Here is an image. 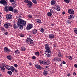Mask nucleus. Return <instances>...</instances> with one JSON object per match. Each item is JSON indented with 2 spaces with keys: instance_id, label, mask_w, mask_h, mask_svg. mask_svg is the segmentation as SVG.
<instances>
[{
  "instance_id": "nucleus-1",
  "label": "nucleus",
  "mask_w": 77,
  "mask_h": 77,
  "mask_svg": "<svg viewBox=\"0 0 77 77\" xmlns=\"http://www.w3.org/2000/svg\"><path fill=\"white\" fill-rule=\"evenodd\" d=\"M45 48L46 49V55L47 57H50L51 56V51H50V46L48 44H46L45 46Z\"/></svg>"
},
{
  "instance_id": "nucleus-2",
  "label": "nucleus",
  "mask_w": 77,
  "mask_h": 77,
  "mask_svg": "<svg viewBox=\"0 0 77 77\" xmlns=\"http://www.w3.org/2000/svg\"><path fill=\"white\" fill-rule=\"evenodd\" d=\"M18 23L22 26H25L26 24V21L21 19L18 20Z\"/></svg>"
},
{
  "instance_id": "nucleus-3",
  "label": "nucleus",
  "mask_w": 77,
  "mask_h": 77,
  "mask_svg": "<svg viewBox=\"0 0 77 77\" xmlns=\"http://www.w3.org/2000/svg\"><path fill=\"white\" fill-rule=\"evenodd\" d=\"M26 42L29 44V45H32L33 44V41L30 38H27Z\"/></svg>"
},
{
  "instance_id": "nucleus-4",
  "label": "nucleus",
  "mask_w": 77,
  "mask_h": 77,
  "mask_svg": "<svg viewBox=\"0 0 77 77\" xmlns=\"http://www.w3.org/2000/svg\"><path fill=\"white\" fill-rule=\"evenodd\" d=\"M4 52L8 54H10V52L11 51V49H9V48L8 47H5L4 48Z\"/></svg>"
},
{
  "instance_id": "nucleus-5",
  "label": "nucleus",
  "mask_w": 77,
  "mask_h": 77,
  "mask_svg": "<svg viewBox=\"0 0 77 77\" xmlns=\"http://www.w3.org/2000/svg\"><path fill=\"white\" fill-rule=\"evenodd\" d=\"M12 18V16L10 14H8L6 16V20H11Z\"/></svg>"
},
{
  "instance_id": "nucleus-6",
  "label": "nucleus",
  "mask_w": 77,
  "mask_h": 77,
  "mask_svg": "<svg viewBox=\"0 0 77 77\" xmlns=\"http://www.w3.org/2000/svg\"><path fill=\"white\" fill-rule=\"evenodd\" d=\"M33 27V24H30L27 25L26 29V30H30Z\"/></svg>"
},
{
  "instance_id": "nucleus-7",
  "label": "nucleus",
  "mask_w": 77,
  "mask_h": 77,
  "mask_svg": "<svg viewBox=\"0 0 77 77\" xmlns=\"http://www.w3.org/2000/svg\"><path fill=\"white\" fill-rule=\"evenodd\" d=\"M0 3L1 4H2L4 6H6L7 5V2L5 0H1L0 1Z\"/></svg>"
},
{
  "instance_id": "nucleus-8",
  "label": "nucleus",
  "mask_w": 77,
  "mask_h": 77,
  "mask_svg": "<svg viewBox=\"0 0 77 77\" xmlns=\"http://www.w3.org/2000/svg\"><path fill=\"white\" fill-rule=\"evenodd\" d=\"M10 66L5 65L4 63H2L1 64L0 68H9Z\"/></svg>"
},
{
  "instance_id": "nucleus-9",
  "label": "nucleus",
  "mask_w": 77,
  "mask_h": 77,
  "mask_svg": "<svg viewBox=\"0 0 77 77\" xmlns=\"http://www.w3.org/2000/svg\"><path fill=\"white\" fill-rule=\"evenodd\" d=\"M68 12L69 14H74V11L72 9H69Z\"/></svg>"
},
{
  "instance_id": "nucleus-10",
  "label": "nucleus",
  "mask_w": 77,
  "mask_h": 77,
  "mask_svg": "<svg viewBox=\"0 0 77 77\" xmlns=\"http://www.w3.org/2000/svg\"><path fill=\"white\" fill-rule=\"evenodd\" d=\"M48 37L49 39H54V35L52 34H49Z\"/></svg>"
},
{
  "instance_id": "nucleus-11",
  "label": "nucleus",
  "mask_w": 77,
  "mask_h": 77,
  "mask_svg": "<svg viewBox=\"0 0 77 77\" xmlns=\"http://www.w3.org/2000/svg\"><path fill=\"white\" fill-rule=\"evenodd\" d=\"M33 4V3L32 2L29 1L28 2V4L27 5L28 7V8H29V7H30V8H32V5Z\"/></svg>"
},
{
  "instance_id": "nucleus-12",
  "label": "nucleus",
  "mask_w": 77,
  "mask_h": 77,
  "mask_svg": "<svg viewBox=\"0 0 77 77\" xmlns=\"http://www.w3.org/2000/svg\"><path fill=\"white\" fill-rule=\"evenodd\" d=\"M6 68L9 71H11L13 72H14L15 71V68Z\"/></svg>"
},
{
  "instance_id": "nucleus-13",
  "label": "nucleus",
  "mask_w": 77,
  "mask_h": 77,
  "mask_svg": "<svg viewBox=\"0 0 77 77\" xmlns=\"http://www.w3.org/2000/svg\"><path fill=\"white\" fill-rule=\"evenodd\" d=\"M54 60L55 62H59V61H61V58H58L57 57H56L54 58Z\"/></svg>"
},
{
  "instance_id": "nucleus-14",
  "label": "nucleus",
  "mask_w": 77,
  "mask_h": 77,
  "mask_svg": "<svg viewBox=\"0 0 77 77\" xmlns=\"http://www.w3.org/2000/svg\"><path fill=\"white\" fill-rule=\"evenodd\" d=\"M17 25L20 29H23V26L20 24L18 23Z\"/></svg>"
},
{
  "instance_id": "nucleus-15",
  "label": "nucleus",
  "mask_w": 77,
  "mask_h": 77,
  "mask_svg": "<svg viewBox=\"0 0 77 77\" xmlns=\"http://www.w3.org/2000/svg\"><path fill=\"white\" fill-rule=\"evenodd\" d=\"M48 71L47 70H44L43 72V75H45V76L48 75Z\"/></svg>"
},
{
  "instance_id": "nucleus-16",
  "label": "nucleus",
  "mask_w": 77,
  "mask_h": 77,
  "mask_svg": "<svg viewBox=\"0 0 77 77\" xmlns=\"http://www.w3.org/2000/svg\"><path fill=\"white\" fill-rule=\"evenodd\" d=\"M50 62H49V61H46L45 62L44 61H43V65H48L49 64H50Z\"/></svg>"
},
{
  "instance_id": "nucleus-17",
  "label": "nucleus",
  "mask_w": 77,
  "mask_h": 77,
  "mask_svg": "<svg viewBox=\"0 0 77 77\" xmlns=\"http://www.w3.org/2000/svg\"><path fill=\"white\" fill-rule=\"evenodd\" d=\"M4 9L5 12H8L9 11V7L8 6H5L4 8Z\"/></svg>"
},
{
  "instance_id": "nucleus-18",
  "label": "nucleus",
  "mask_w": 77,
  "mask_h": 77,
  "mask_svg": "<svg viewBox=\"0 0 77 77\" xmlns=\"http://www.w3.org/2000/svg\"><path fill=\"white\" fill-rule=\"evenodd\" d=\"M13 28L14 29H18V26L16 24H14L13 26Z\"/></svg>"
},
{
  "instance_id": "nucleus-19",
  "label": "nucleus",
  "mask_w": 77,
  "mask_h": 77,
  "mask_svg": "<svg viewBox=\"0 0 77 77\" xmlns=\"http://www.w3.org/2000/svg\"><path fill=\"white\" fill-rule=\"evenodd\" d=\"M51 5H54L55 3H56L55 0H52L51 2Z\"/></svg>"
},
{
  "instance_id": "nucleus-20",
  "label": "nucleus",
  "mask_w": 77,
  "mask_h": 77,
  "mask_svg": "<svg viewBox=\"0 0 77 77\" xmlns=\"http://www.w3.org/2000/svg\"><path fill=\"white\" fill-rule=\"evenodd\" d=\"M31 33H33L34 34H36L37 33V30L36 29H34L32 31H31Z\"/></svg>"
},
{
  "instance_id": "nucleus-21",
  "label": "nucleus",
  "mask_w": 77,
  "mask_h": 77,
  "mask_svg": "<svg viewBox=\"0 0 77 77\" xmlns=\"http://www.w3.org/2000/svg\"><path fill=\"white\" fill-rule=\"evenodd\" d=\"M7 58L8 60H12V56L11 55H8Z\"/></svg>"
},
{
  "instance_id": "nucleus-22",
  "label": "nucleus",
  "mask_w": 77,
  "mask_h": 77,
  "mask_svg": "<svg viewBox=\"0 0 77 77\" xmlns=\"http://www.w3.org/2000/svg\"><path fill=\"white\" fill-rule=\"evenodd\" d=\"M47 15H48V17H51L52 16V14L50 12H48L47 13Z\"/></svg>"
},
{
  "instance_id": "nucleus-23",
  "label": "nucleus",
  "mask_w": 77,
  "mask_h": 77,
  "mask_svg": "<svg viewBox=\"0 0 77 77\" xmlns=\"http://www.w3.org/2000/svg\"><path fill=\"white\" fill-rule=\"evenodd\" d=\"M9 10L10 11H14V8L10 6L9 8Z\"/></svg>"
},
{
  "instance_id": "nucleus-24",
  "label": "nucleus",
  "mask_w": 77,
  "mask_h": 77,
  "mask_svg": "<svg viewBox=\"0 0 77 77\" xmlns=\"http://www.w3.org/2000/svg\"><path fill=\"white\" fill-rule=\"evenodd\" d=\"M74 18V16H73V15H71L69 17L68 19H70V20H72V18Z\"/></svg>"
},
{
  "instance_id": "nucleus-25",
  "label": "nucleus",
  "mask_w": 77,
  "mask_h": 77,
  "mask_svg": "<svg viewBox=\"0 0 77 77\" xmlns=\"http://www.w3.org/2000/svg\"><path fill=\"white\" fill-rule=\"evenodd\" d=\"M26 50V48L24 47H22L21 48V51H25Z\"/></svg>"
},
{
  "instance_id": "nucleus-26",
  "label": "nucleus",
  "mask_w": 77,
  "mask_h": 77,
  "mask_svg": "<svg viewBox=\"0 0 77 77\" xmlns=\"http://www.w3.org/2000/svg\"><path fill=\"white\" fill-rule=\"evenodd\" d=\"M56 8L57 10V11H60V7L58 6H57Z\"/></svg>"
},
{
  "instance_id": "nucleus-27",
  "label": "nucleus",
  "mask_w": 77,
  "mask_h": 77,
  "mask_svg": "<svg viewBox=\"0 0 77 77\" xmlns=\"http://www.w3.org/2000/svg\"><path fill=\"white\" fill-rule=\"evenodd\" d=\"M7 73L9 75H12V72L11 71H8L7 72Z\"/></svg>"
},
{
  "instance_id": "nucleus-28",
  "label": "nucleus",
  "mask_w": 77,
  "mask_h": 77,
  "mask_svg": "<svg viewBox=\"0 0 77 77\" xmlns=\"http://www.w3.org/2000/svg\"><path fill=\"white\" fill-rule=\"evenodd\" d=\"M58 56L59 57H62V56H63L62 54L61 53H59L58 54Z\"/></svg>"
},
{
  "instance_id": "nucleus-29",
  "label": "nucleus",
  "mask_w": 77,
  "mask_h": 77,
  "mask_svg": "<svg viewBox=\"0 0 77 77\" xmlns=\"http://www.w3.org/2000/svg\"><path fill=\"white\" fill-rule=\"evenodd\" d=\"M37 22L39 24H41L42 22H41V20L39 19H37Z\"/></svg>"
},
{
  "instance_id": "nucleus-30",
  "label": "nucleus",
  "mask_w": 77,
  "mask_h": 77,
  "mask_svg": "<svg viewBox=\"0 0 77 77\" xmlns=\"http://www.w3.org/2000/svg\"><path fill=\"white\" fill-rule=\"evenodd\" d=\"M4 26L6 29H8V28H9V26H8V24H5Z\"/></svg>"
},
{
  "instance_id": "nucleus-31",
  "label": "nucleus",
  "mask_w": 77,
  "mask_h": 77,
  "mask_svg": "<svg viewBox=\"0 0 77 77\" xmlns=\"http://www.w3.org/2000/svg\"><path fill=\"white\" fill-rule=\"evenodd\" d=\"M32 2L33 3H34V4H37V1H36V0H32Z\"/></svg>"
},
{
  "instance_id": "nucleus-32",
  "label": "nucleus",
  "mask_w": 77,
  "mask_h": 77,
  "mask_svg": "<svg viewBox=\"0 0 77 77\" xmlns=\"http://www.w3.org/2000/svg\"><path fill=\"white\" fill-rule=\"evenodd\" d=\"M14 13L17 14V13H18V10H17V9H14Z\"/></svg>"
},
{
  "instance_id": "nucleus-33",
  "label": "nucleus",
  "mask_w": 77,
  "mask_h": 77,
  "mask_svg": "<svg viewBox=\"0 0 77 77\" xmlns=\"http://www.w3.org/2000/svg\"><path fill=\"white\" fill-rule=\"evenodd\" d=\"M50 12L52 14H54V12L52 9H50Z\"/></svg>"
},
{
  "instance_id": "nucleus-34",
  "label": "nucleus",
  "mask_w": 77,
  "mask_h": 77,
  "mask_svg": "<svg viewBox=\"0 0 77 77\" xmlns=\"http://www.w3.org/2000/svg\"><path fill=\"white\" fill-rule=\"evenodd\" d=\"M74 32L77 35V28H74Z\"/></svg>"
},
{
  "instance_id": "nucleus-35",
  "label": "nucleus",
  "mask_w": 77,
  "mask_h": 77,
  "mask_svg": "<svg viewBox=\"0 0 77 77\" xmlns=\"http://www.w3.org/2000/svg\"><path fill=\"white\" fill-rule=\"evenodd\" d=\"M35 66L36 68H41V66L40 65L37 64L36 65H35Z\"/></svg>"
},
{
  "instance_id": "nucleus-36",
  "label": "nucleus",
  "mask_w": 77,
  "mask_h": 77,
  "mask_svg": "<svg viewBox=\"0 0 77 77\" xmlns=\"http://www.w3.org/2000/svg\"><path fill=\"white\" fill-rule=\"evenodd\" d=\"M64 2L66 3H69V2H70V0H64Z\"/></svg>"
},
{
  "instance_id": "nucleus-37",
  "label": "nucleus",
  "mask_w": 77,
  "mask_h": 77,
  "mask_svg": "<svg viewBox=\"0 0 77 77\" xmlns=\"http://www.w3.org/2000/svg\"><path fill=\"white\" fill-rule=\"evenodd\" d=\"M15 53L16 54H19V53H20V51H19L18 50H16L15 51Z\"/></svg>"
},
{
  "instance_id": "nucleus-38",
  "label": "nucleus",
  "mask_w": 77,
  "mask_h": 77,
  "mask_svg": "<svg viewBox=\"0 0 77 77\" xmlns=\"http://www.w3.org/2000/svg\"><path fill=\"white\" fill-rule=\"evenodd\" d=\"M1 69L2 71H5V69L4 68H1Z\"/></svg>"
},
{
  "instance_id": "nucleus-39",
  "label": "nucleus",
  "mask_w": 77,
  "mask_h": 77,
  "mask_svg": "<svg viewBox=\"0 0 77 77\" xmlns=\"http://www.w3.org/2000/svg\"><path fill=\"white\" fill-rule=\"evenodd\" d=\"M35 54L36 56H39V53L38 52H36L35 53Z\"/></svg>"
},
{
  "instance_id": "nucleus-40",
  "label": "nucleus",
  "mask_w": 77,
  "mask_h": 77,
  "mask_svg": "<svg viewBox=\"0 0 77 77\" xmlns=\"http://www.w3.org/2000/svg\"><path fill=\"white\" fill-rule=\"evenodd\" d=\"M20 37H24V34H21L20 35Z\"/></svg>"
},
{
  "instance_id": "nucleus-41",
  "label": "nucleus",
  "mask_w": 77,
  "mask_h": 77,
  "mask_svg": "<svg viewBox=\"0 0 77 77\" xmlns=\"http://www.w3.org/2000/svg\"><path fill=\"white\" fill-rule=\"evenodd\" d=\"M39 63H42V64H43L44 61H42L41 60H39Z\"/></svg>"
},
{
  "instance_id": "nucleus-42",
  "label": "nucleus",
  "mask_w": 77,
  "mask_h": 77,
  "mask_svg": "<svg viewBox=\"0 0 77 77\" xmlns=\"http://www.w3.org/2000/svg\"><path fill=\"white\" fill-rule=\"evenodd\" d=\"M44 29H43V28H42L40 30L41 31V32H42V33H44Z\"/></svg>"
},
{
  "instance_id": "nucleus-43",
  "label": "nucleus",
  "mask_w": 77,
  "mask_h": 77,
  "mask_svg": "<svg viewBox=\"0 0 77 77\" xmlns=\"http://www.w3.org/2000/svg\"><path fill=\"white\" fill-rule=\"evenodd\" d=\"M68 58L70 60H72V58L71 56H69Z\"/></svg>"
},
{
  "instance_id": "nucleus-44",
  "label": "nucleus",
  "mask_w": 77,
  "mask_h": 77,
  "mask_svg": "<svg viewBox=\"0 0 77 77\" xmlns=\"http://www.w3.org/2000/svg\"><path fill=\"white\" fill-rule=\"evenodd\" d=\"M24 2L25 3H28V2H29V1L28 0H24Z\"/></svg>"
},
{
  "instance_id": "nucleus-45",
  "label": "nucleus",
  "mask_w": 77,
  "mask_h": 77,
  "mask_svg": "<svg viewBox=\"0 0 77 77\" xmlns=\"http://www.w3.org/2000/svg\"><path fill=\"white\" fill-rule=\"evenodd\" d=\"M10 1L11 3H12L13 2H15V0H10Z\"/></svg>"
},
{
  "instance_id": "nucleus-46",
  "label": "nucleus",
  "mask_w": 77,
  "mask_h": 77,
  "mask_svg": "<svg viewBox=\"0 0 77 77\" xmlns=\"http://www.w3.org/2000/svg\"><path fill=\"white\" fill-rule=\"evenodd\" d=\"M14 67H17L18 66V65H17V64H14Z\"/></svg>"
},
{
  "instance_id": "nucleus-47",
  "label": "nucleus",
  "mask_w": 77,
  "mask_h": 77,
  "mask_svg": "<svg viewBox=\"0 0 77 77\" xmlns=\"http://www.w3.org/2000/svg\"><path fill=\"white\" fill-rule=\"evenodd\" d=\"M28 17L30 18H32V16L31 15H28Z\"/></svg>"
},
{
  "instance_id": "nucleus-48",
  "label": "nucleus",
  "mask_w": 77,
  "mask_h": 77,
  "mask_svg": "<svg viewBox=\"0 0 77 77\" xmlns=\"http://www.w3.org/2000/svg\"><path fill=\"white\" fill-rule=\"evenodd\" d=\"M32 59H36V57L35 56H33L32 57Z\"/></svg>"
},
{
  "instance_id": "nucleus-49",
  "label": "nucleus",
  "mask_w": 77,
  "mask_h": 77,
  "mask_svg": "<svg viewBox=\"0 0 77 77\" xmlns=\"http://www.w3.org/2000/svg\"><path fill=\"white\" fill-rule=\"evenodd\" d=\"M4 34L5 35H7L8 34V32H5Z\"/></svg>"
},
{
  "instance_id": "nucleus-50",
  "label": "nucleus",
  "mask_w": 77,
  "mask_h": 77,
  "mask_svg": "<svg viewBox=\"0 0 77 77\" xmlns=\"http://www.w3.org/2000/svg\"><path fill=\"white\" fill-rule=\"evenodd\" d=\"M37 68L39 69V70H41V69H42V68Z\"/></svg>"
},
{
  "instance_id": "nucleus-51",
  "label": "nucleus",
  "mask_w": 77,
  "mask_h": 77,
  "mask_svg": "<svg viewBox=\"0 0 77 77\" xmlns=\"http://www.w3.org/2000/svg\"><path fill=\"white\" fill-rule=\"evenodd\" d=\"M29 65H30L31 66H32V63H29Z\"/></svg>"
},
{
  "instance_id": "nucleus-52",
  "label": "nucleus",
  "mask_w": 77,
  "mask_h": 77,
  "mask_svg": "<svg viewBox=\"0 0 77 77\" xmlns=\"http://www.w3.org/2000/svg\"><path fill=\"white\" fill-rule=\"evenodd\" d=\"M67 76H68V77H69V76H70V73H67Z\"/></svg>"
},
{
  "instance_id": "nucleus-53",
  "label": "nucleus",
  "mask_w": 77,
  "mask_h": 77,
  "mask_svg": "<svg viewBox=\"0 0 77 77\" xmlns=\"http://www.w3.org/2000/svg\"><path fill=\"white\" fill-rule=\"evenodd\" d=\"M66 22H67V23L68 24H70V22H69V21L68 20H67Z\"/></svg>"
},
{
  "instance_id": "nucleus-54",
  "label": "nucleus",
  "mask_w": 77,
  "mask_h": 77,
  "mask_svg": "<svg viewBox=\"0 0 77 77\" xmlns=\"http://www.w3.org/2000/svg\"><path fill=\"white\" fill-rule=\"evenodd\" d=\"M62 63H63V64H65V63H66V62H65L64 61H63L62 62Z\"/></svg>"
},
{
  "instance_id": "nucleus-55",
  "label": "nucleus",
  "mask_w": 77,
  "mask_h": 77,
  "mask_svg": "<svg viewBox=\"0 0 77 77\" xmlns=\"http://www.w3.org/2000/svg\"><path fill=\"white\" fill-rule=\"evenodd\" d=\"M74 66L75 67V68H77V65L76 64H75Z\"/></svg>"
},
{
  "instance_id": "nucleus-56",
  "label": "nucleus",
  "mask_w": 77,
  "mask_h": 77,
  "mask_svg": "<svg viewBox=\"0 0 77 77\" xmlns=\"http://www.w3.org/2000/svg\"><path fill=\"white\" fill-rule=\"evenodd\" d=\"M14 71H15V72H18V71L17 70H16L15 69H14Z\"/></svg>"
},
{
  "instance_id": "nucleus-57",
  "label": "nucleus",
  "mask_w": 77,
  "mask_h": 77,
  "mask_svg": "<svg viewBox=\"0 0 77 77\" xmlns=\"http://www.w3.org/2000/svg\"><path fill=\"white\" fill-rule=\"evenodd\" d=\"M76 73H75V72L73 73V75H76Z\"/></svg>"
},
{
  "instance_id": "nucleus-58",
  "label": "nucleus",
  "mask_w": 77,
  "mask_h": 77,
  "mask_svg": "<svg viewBox=\"0 0 77 77\" xmlns=\"http://www.w3.org/2000/svg\"><path fill=\"white\" fill-rule=\"evenodd\" d=\"M65 14V12L64 11H63L62 13L63 15H64Z\"/></svg>"
},
{
  "instance_id": "nucleus-59",
  "label": "nucleus",
  "mask_w": 77,
  "mask_h": 77,
  "mask_svg": "<svg viewBox=\"0 0 77 77\" xmlns=\"http://www.w3.org/2000/svg\"><path fill=\"white\" fill-rule=\"evenodd\" d=\"M29 37H32V35H29Z\"/></svg>"
},
{
  "instance_id": "nucleus-60",
  "label": "nucleus",
  "mask_w": 77,
  "mask_h": 77,
  "mask_svg": "<svg viewBox=\"0 0 77 77\" xmlns=\"http://www.w3.org/2000/svg\"><path fill=\"white\" fill-rule=\"evenodd\" d=\"M53 47H56V45H54Z\"/></svg>"
},
{
  "instance_id": "nucleus-61",
  "label": "nucleus",
  "mask_w": 77,
  "mask_h": 77,
  "mask_svg": "<svg viewBox=\"0 0 77 77\" xmlns=\"http://www.w3.org/2000/svg\"><path fill=\"white\" fill-rule=\"evenodd\" d=\"M45 69H48V68H45Z\"/></svg>"
},
{
  "instance_id": "nucleus-62",
  "label": "nucleus",
  "mask_w": 77,
  "mask_h": 77,
  "mask_svg": "<svg viewBox=\"0 0 77 77\" xmlns=\"http://www.w3.org/2000/svg\"><path fill=\"white\" fill-rule=\"evenodd\" d=\"M12 4L13 5H14L15 4V3H12Z\"/></svg>"
},
{
  "instance_id": "nucleus-63",
  "label": "nucleus",
  "mask_w": 77,
  "mask_h": 77,
  "mask_svg": "<svg viewBox=\"0 0 77 77\" xmlns=\"http://www.w3.org/2000/svg\"><path fill=\"white\" fill-rule=\"evenodd\" d=\"M53 9H55V10L56 9V8H55V7H53Z\"/></svg>"
},
{
  "instance_id": "nucleus-64",
  "label": "nucleus",
  "mask_w": 77,
  "mask_h": 77,
  "mask_svg": "<svg viewBox=\"0 0 77 77\" xmlns=\"http://www.w3.org/2000/svg\"><path fill=\"white\" fill-rule=\"evenodd\" d=\"M10 68H14V67L12 66H11L10 67Z\"/></svg>"
}]
</instances>
